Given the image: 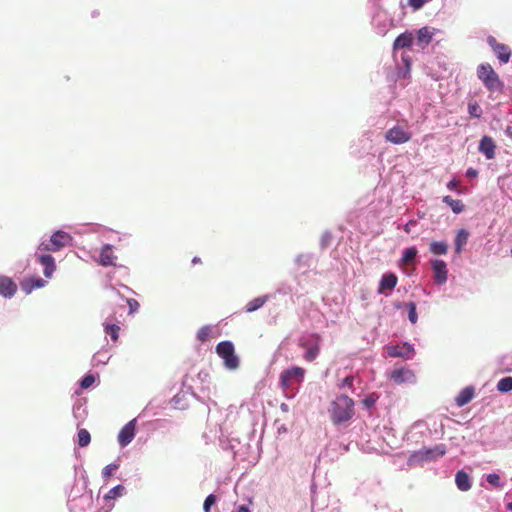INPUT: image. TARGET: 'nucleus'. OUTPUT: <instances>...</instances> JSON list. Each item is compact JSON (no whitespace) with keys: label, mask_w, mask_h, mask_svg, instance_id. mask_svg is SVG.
Wrapping results in <instances>:
<instances>
[{"label":"nucleus","mask_w":512,"mask_h":512,"mask_svg":"<svg viewBox=\"0 0 512 512\" xmlns=\"http://www.w3.org/2000/svg\"><path fill=\"white\" fill-rule=\"evenodd\" d=\"M450 208L456 214L464 211L465 205L461 200H450Z\"/></svg>","instance_id":"36"},{"label":"nucleus","mask_w":512,"mask_h":512,"mask_svg":"<svg viewBox=\"0 0 512 512\" xmlns=\"http://www.w3.org/2000/svg\"><path fill=\"white\" fill-rule=\"evenodd\" d=\"M72 237L65 231L58 230L51 237L48 242H42L39 245L40 251L57 252L62 248L71 244Z\"/></svg>","instance_id":"4"},{"label":"nucleus","mask_w":512,"mask_h":512,"mask_svg":"<svg viewBox=\"0 0 512 512\" xmlns=\"http://www.w3.org/2000/svg\"><path fill=\"white\" fill-rule=\"evenodd\" d=\"M47 251H40L39 247L35 252L37 261L43 266V274L46 278H51L56 270L54 258L46 253Z\"/></svg>","instance_id":"7"},{"label":"nucleus","mask_w":512,"mask_h":512,"mask_svg":"<svg viewBox=\"0 0 512 512\" xmlns=\"http://www.w3.org/2000/svg\"><path fill=\"white\" fill-rule=\"evenodd\" d=\"M411 223H412V222L407 223V224L405 225V227H404V230H405L407 233L410 231V230H409V229H410V226H409V225H410Z\"/></svg>","instance_id":"48"},{"label":"nucleus","mask_w":512,"mask_h":512,"mask_svg":"<svg viewBox=\"0 0 512 512\" xmlns=\"http://www.w3.org/2000/svg\"><path fill=\"white\" fill-rule=\"evenodd\" d=\"M433 33L430 31L428 27L421 28L417 33V43L422 48L428 45L432 40Z\"/></svg>","instance_id":"24"},{"label":"nucleus","mask_w":512,"mask_h":512,"mask_svg":"<svg viewBox=\"0 0 512 512\" xmlns=\"http://www.w3.org/2000/svg\"><path fill=\"white\" fill-rule=\"evenodd\" d=\"M428 0H407L408 4L414 9L419 10Z\"/></svg>","instance_id":"40"},{"label":"nucleus","mask_w":512,"mask_h":512,"mask_svg":"<svg viewBox=\"0 0 512 512\" xmlns=\"http://www.w3.org/2000/svg\"><path fill=\"white\" fill-rule=\"evenodd\" d=\"M305 375V370L301 367H292L290 369L284 370L280 374V386L286 391L294 384H300L303 381Z\"/></svg>","instance_id":"6"},{"label":"nucleus","mask_w":512,"mask_h":512,"mask_svg":"<svg viewBox=\"0 0 512 512\" xmlns=\"http://www.w3.org/2000/svg\"><path fill=\"white\" fill-rule=\"evenodd\" d=\"M487 482L495 487H499L500 486V476L496 473L488 474Z\"/></svg>","instance_id":"39"},{"label":"nucleus","mask_w":512,"mask_h":512,"mask_svg":"<svg viewBox=\"0 0 512 512\" xmlns=\"http://www.w3.org/2000/svg\"><path fill=\"white\" fill-rule=\"evenodd\" d=\"M469 114L473 117L479 118L481 116L482 110L477 102H470L468 105Z\"/></svg>","instance_id":"35"},{"label":"nucleus","mask_w":512,"mask_h":512,"mask_svg":"<svg viewBox=\"0 0 512 512\" xmlns=\"http://www.w3.org/2000/svg\"><path fill=\"white\" fill-rule=\"evenodd\" d=\"M390 379L396 384L413 383L415 374L407 368L395 369L390 373Z\"/></svg>","instance_id":"14"},{"label":"nucleus","mask_w":512,"mask_h":512,"mask_svg":"<svg viewBox=\"0 0 512 512\" xmlns=\"http://www.w3.org/2000/svg\"><path fill=\"white\" fill-rule=\"evenodd\" d=\"M311 338L312 340L300 341L299 343L300 347L306 349L304 358L309 362L314 361L320 351V336L318 334H313Z\"/></svg>","instance_id":"8"},{"label":"nucleus","mask_w":512,"mask_h":512,"mask_svg":"<svg viewBox=\"0 0 512 512\" xmlns=\"http://www.w3.org/2000/svg\"><path fill=\"white\" fill-rule=\"evenodd\" d=\"M385 139L393 144H403L411 139V134L401 126H394L386 131Z\"/></svg>","instance_id":"9"},{"label":"nucleus","mask_w":512,"mask_h":512,"mask_svg":"<svg viewBox=\"0 0 512 512\" xmlns=\"http://www.w3.org/2000/svg\"><path fill=\"white\" fill-rule=\"evenodd\" d=\"M497 389L500 392L512 391V377L508 376L500 379L497 383Z\"/></svg>","instance_id":"29"},{"label":"nucleus","mask_w":512,"mask_h":512,"mask_svg":"<svg viewBox=\"0 0 512 512\" xmlns=\"http://www.w3.org/2000/svg\"><path fill=\"white\" fill-rule=\"evenodd\" d=\"M455 483L458 489L464 492L468 491L472 486L469 475L463 470L457 472L455 476Z\"/></svg>","instance_id":"20"},{"label":"nucleus","mask_w":512,"mask_h":512,"mask_svg":"<svg viewBox=\"0 0 512 512\" xmlns=\"http://www.w3.org/2000/svg\"><path fill=\"white\" fill-rule=\"evenodd\" d=\"M216 352L224 360L228 369H236L239 366V358L235 354L234 345L230 341H222L216 346Z\"/></svg>","instance_id":"5"},{"label":"nucleus","mask_w":512,"mask_h":512,"mask_svg":"<svg viewBox=\"0 0 512 512\" xmlns=\"http://www.w3.org/2000/svg\"><path fill=\"white\" fill-rule=\"evenodd\" d=\"M432 278L438 285H443L447 280V265L443 260L434 259L430 261Z\"/></svg>","instance_id":"11"},{"label":"nucleus","mask_w":512,"mask_h":512,"mask_svg":"<svg viewBox=\"0 0 512 512\" xmlns=\"http://www.w3.org/2000/svg\"><path fill=\"white\" fill-rule=\"evenodd\" d=\"M507 508H508L510 511H512V502H511V503H508Z\"/></svg>","instance_id":"49"},{"label":"nucleus","mask_w":512,"mask_h":512,"mask_svg":"<svg viewBox=\"0 0 512 512\" xmlns=\"http://www.w3.org/2000/svg\"><path fill=\"white\" fill-rule=\"evenodd\" d=\"M329 413L334 424L346 422L354 415V401L346 395H340L331 403Z\"/></svg>","instance_id":"1"},{"label":"nucleus","mask_w":512,"mask_h":512,"mask_svg":"<svg viewBox=\"0 0 512 512\" xmlns=\"http://www.w3.org/2000/svg\"><path fill=\"white\" fill-rule=\"evenodd\" d=\"M118 467L119 465L115 463L109 464L106 467H104V469L102 470L103 478L106 480L109 479L113 475V473L118 469Z\"/></svg>","instance_id":"34"},{"label":"nucleus","mask_w":512,"mask_h":512,"mask_svg":"<svg viewBox=\"0 0 512 512\" xmlns=\"http://www.w3.org/2000/svg\"><path fill=\"white\" fill-rule=\"evenodd\" d=\"M458 185V182L455 181V180H450V184H449V187H450V190H456V186Z\"/></svg>","instance_id":"46"},{"label":"nucleus","mask_w":512,"mask_h":512,"mask_svg":"<svg viewBox=\"0 0 512 512\" xmlns=\"http://www.w3.org/2000/svg\"><path fill=\"white\" fill-rule=\"evenodd\" d=\"M124 489H125L124 486L117 485V486L113 487L112 489H110L104 498L107 500L108 499H116L117 497L122 495Z\"/></svg>","instance_id":"33"},{"label":"nucleus","mask_w":512,"mask_h":512,"mask_svg":"<svg viewBox=\"0 0 512 512\" xmlns=\"http://www.w3.org/2000/svg\"><path fill=\"white\" fill-rule=\"evenodd\" d=\"M443 201L448 203V196H445V197L443 198Z\"/></svg>","instance_id":"50"},{"label":"nucleus","mask_w":512,"mask_h":512,"mask_svg":"<svg viewBox=\"0 0 512 512\" xmlns=\"http://www.w3.org/2000/svg\"><path fill=\"white\" fill-rule=\"evenodd\" d=\"M417 256V249L415 247H410L404 250L402 261L405 264H410L414 261Z\"/></svg>","instance_id":"30"},{"label":"nucleus","mask_w":512,"mask_h":512,"mask_svg":"<svg viewBox=\"0 0 512 512\" xmlns=\"http://www.w3.org/2000/svg\"><path fill=\"white\" fill-rule=\"evenodd\" d=\"M448 246L443 241H433L430 243L429 250L434 255H444L447 253Z\"/></svg>","instance_id":"27"},{"label":"nucleus","mask_w":512,"mask_h":512,"mask_svg":"<svg viewBox=\"0 0 512 512\" xmlns=\"http://www.w3.org/2000/svg\"><path fill=\"white\" fill-rule=\"evenodd\" d=\"M78 445L80 447H86L89 445L90 441H91V435L89 433V431L87 429H80L78 431Z\"/></svg>","instance_id":"28"},{"label":"nucleus","mask_w":512,"mask_h":512,"mask_svg":"<svg viewBox=\"0 0 512 512\" xmlns=\"http://www.w3.org/2000/svg\"><path fill=\"white\" fill-rule=\"evenodd\" d=\"M478 175V171L473 169V168H469L467 171H466V176L469 177V178H474Z\"/></svg>","instance_id":"43"},{"label":"nucleus","mask_w":512,"mask_h":512,"mask_svg":"<svg viewBox=\"0 0 512 512\" xmlns=\"http://www.w3.org/2000/svg\"><path fill=\"white\" fill-rule=\"evenodd\" d=\"M475 395V389L472 386L465 387L456 397L455 403L458 407H462L469 403Z\"/></svg>","instance_id":"19"},{"label":"nucleus","mask_w":512,"mask_h":512,"mask_svg":"<svg viewBox=\"0 0 512 512\" xmlns=\"http://www.w3.org/2000/svg\"><path fill=\"white\" fill-rule=\"evenodd\" d=\"M363 403L367 407H372L375 404V400L372 397H367L363 400Z\"/></svg>","instance_id":"44"},{"label":"nucleus","mask_w":512,"mask_h":512,"mask_svg":"<svg viewBox=\"0 0 512 512\" xmlns=\"http://www.w3.org/2000/svg\"><path fill=\"white\" fill-rule=\"evenodd\" d=\"M446 453L444 446H435L433 448H423L412 453L408 458L409 466L422 465L423 463L433 461Z\"/></svg>","instance_id":"3"},{"label":"nucleus","mask_w":512,"mask_h":512,"mask_svg":"<svg viewBox=\"0 0 512 512\" xmlns=\"http://www.w3.org/2000/svg\"><path fill=\"white\" fill-rule=\"evenodd\" d=\"M408 311V318L412 324L417 322L418 316L416 311V304L414 302H408L405 304Z\"/></svg>","instance_id":"32"},{"label":"nucleus","mask_w":512,"mask_h":512,"mask_svg":"<svg viewBox=\"0 0 512 512\" xmlns=\"http://www.w3.org/2000/svg\"><path fill=\"white\" fill-rule=\"evenodd\" d=\"M119 331L120 327L115 324H106L105 325V332L107 335L111 337V339L116 342L119 338Z\"/></svg>","instance_id":"31"},{"label":"nucleus","mask_w":512,"mask_h":512,"mask_svg":"<svg viewBox=\"0 0 512 512\" xmlns=\"http://www.w3.org/2000/svg\"><path fill=\"white\" fill-rule=\"evenodd\" d=\"M268 298L269 297L267 295L254 298L253 300L249 301L246 304V306H245L246 311L247 312L256 311L257 309L261 308L267 302Z\"/></svg>","instance_id":"25"},{"label":"nucleus","mask_w":512,"mask_h":512,"mask_svg":"<svg viewBox=\"0 0 512 512\" xmlns=\"http://www.w3.org/2000/svg\"><path fill=\"white\" fill-rule=\"evenodd\" d=\"M46 283L47 282L40 277H30L21 282V288L26 294H30L34 289L44 287Z\"/></svg>","instance_id":"17"},{"label":"nucleus","mask_w":512,"mask_h":512,"mask_svg":"<svg viewBox=\"0 0 512 512\" xmlns=\"http://www.w3.org/2000/svg\"><path fill=\"white\" fill-rule=\"evenodd\" d=\"M95 382V378L93 375H85L82 380H81V388L83 389H87L89 387H91L93 385V383Z\"/></svg>","instance_id":"37"},{"label":"nucleus","mask_w":512,"mask_h":512,"mask_svg":"<svg viewBox=\"0 0 512 512\" xmlns=\"http://www.w3.org/2000/svg\"><path fill=\"white\" fill-rule=\"evenodd\" d=\"M413 42V35L411 33L405 32L400 34L394 41L393 48L403 49L411 46Z\"/></svg>","instance_id":"21"},{"label":"nucleus","mask_w":512,"mask_h":512,"mask_svg":"<svg viewBox=\"0 0 512 512\" xmlns=\"http://www.w3.org/2000/svg\"><path fill=\"white\" fill-rule=\"evenodd\" d=\"M127 304L129 306V312L130 313H135L138 310V308H139V303L135 299H128L127 300Z\"/></svg>","instance_id":"41"},{"label":"nucleus","mask_w":512,"mask_h":512,"mask_svg":"<svg viewBox=\"0 0 512 512\" xmlns=\"http://www.w3.org/2000/svg\"><path fill=\"white\" fill-rule=\"evenodd\" d=\"M17 284L8 276H0V295L12 298L17 292Z\"/></svg>","instance_id":"15"},{"label":"nucleus","mask_w":512,"mask_h":512,"mask_svg":"<svg viewBox=\"0 0 512 512\" xmlns=\"http://www.w3.org/2000/svg\"><path fill=\"white\" fill-rule=\"evenodd\" d=\"M386 351L390 357H400L404 359H411L415 353L413 346L409 343L387 346Z\"/></svg>","instance_id":"10"},{"label":"nucleus","mask_w":512,"mask_h":512,"mask_svg":"<svg viewBox=\"0 0 512 512\" xmlns=\"http://www.w3.org/2000/svg\"><path fill=\"white\" fill-rule=\"evenodd\" d=\"M136 420L129 421L119 432L118 442L121 447L127 446L135 437Z\"/></svg>","instance_id":"13"},{"label":"nucleus","mask_w":512,"mask_h":512,"mask_svg":"<svg viewBox=\"0 0 512 512\" xmlns=\"http://www.w3.org/2000/svg\"><path fill=\"white\" fill-rule=\"evenodd\" d=\"M495 143L489 136H484L479 144V150L485 155L487 159H493L495 156Z\"/></svg>","instance_id":"18"},{"label":"nucleus","mask_w":512,"mask_h":512,"mask_svg":"<svg viewBox=\"0 0 512 512\" xmlns=\"http://www.w3.org/2000/svg\"><path fill=\"white\" fill-rule=\"evenodd\" d=\"M477 76L491 93L502 92L503 82L490 64H480L477 68Z\"/></svg>","instance_id":"2"},{"label":"nucleus","mask_w":512,"mask_h":512,"mask_svg":"<svg viewBox=\"0 0 512 512\" xmlns=\"http://www.w3.org/2000/svg\"><path fill=\"white\" fill-rule=\"evenodd\" d=\"M212 332H213L212 326H210V325L202 326L197 331V335H196L197 340L200 341L201 343L208 341L209 339H211L213 337Z\"/></svg>","instance_id":"26"},{"label":"nucleus","mask_w":512,"mask_h":512,"mask_svg":"<svg viewBox=\"0 0 512 512\" xmlns=\"http://www.w3.org/2000/svg\"><path fill=\"white\" fill-rule=\"evenodd\" d=\"M235 512H250V510L246 506L241 505L237 508Z\"/></svg>","instance_id":"45"},{"label":"nucleus","mask_w":512,"mask_h":512,"mask_svg":"<svg viewBox=\"0 0 512 512\" xmlns=\"http://www.w3.org/2000/svg\"><path fill=\"white\" fill-rule=\"evenodd\" d=\"M488 44L493 49V51L497 54L498 59L502 63H507L511 56L510 48L502 43H498L496 38L493 36H489L487 39Z\"/></svg>","instance_id":"12"},{"label":"nucleus","mask_w":512,"mask_h":512,"mask_svg":"<svg viewBox=\"0 0 512 512\" xmlns=\"http://www.w3.org/2000/svg\"><path fill=\"white\" fill-rule=\"evenodd\" d=\"M192 263L193 264H200V263H202V261H201V259L199 257H194L192 259Z\"/></svg>","instance_id":"47"},{"label":"nucleus","mask_w":512,"mask_h":512,"mask_svg":"<svg viewBox=\"0 0 512 512\" xmlns=\"http://www.w3.org/2000/svg\"><path fill=\"white\" fill-rule=\"evenodd\" d=\"M216 502V497L213 494H210L206 497L204 504H203V510L204 512H210V508L212 505H214Z\"/></svg>","instance_id":"38"},{"label":"nucleus","mask_w":512,"mask_h":512,"mask_svg":"<svg viewBox=\"0 0 512 512\" xmlns=\"http://www.w3.org/2000/svg\"><path fill=\"white\" fill-rule=\"evenodd\" d=\"M353 377L352 376H347L345 377L343 380H342V383L340 385V387H352L353 386Z\"/></svg>","instance_id":"42"},{"label":"nucleus","mask_w":512,"mask_h":512,"mask_svg":"<svg viewBox=\"0 0 512 512\" xmlns=\"http://www.w3.org/2000/svg\"><path fill=\"white\" fill-rule=\"evenodd\" d=\"M469 232L466 229H460L455 237V252L461 253L463 247L467 244Z\"/></svg>","instance_id":"22"},{"label":"nucleus","mask_w":512,"mask_h":512,"mask_svg":"<svg viewBox=\"0 0 512 512\" xmlns=\"http://www.w3.org/2000/svg\"><path fill=\"white\" fill-rule=\"evenodd\" d=\"M397 284V277L390 273L386 274L382 277L379 286V292H384L385 290H392Z\"/></svg>","instance_id":"23"},{"label":"nucleus","mask_w":512,"mask_h":512,"mask_svg":"<svg viewBox=\"0 0 512 512\" xmlns=\"http://www.w3.org/2000/svg\"><path fill=\"white\" fill-rule=\"evenodd\" d=\"M117 261V256L114 255L112 246L110 244H105L100 251L98 263L101 266H115Z\"/></svg>","instance_id":"16"}]
</instances>
